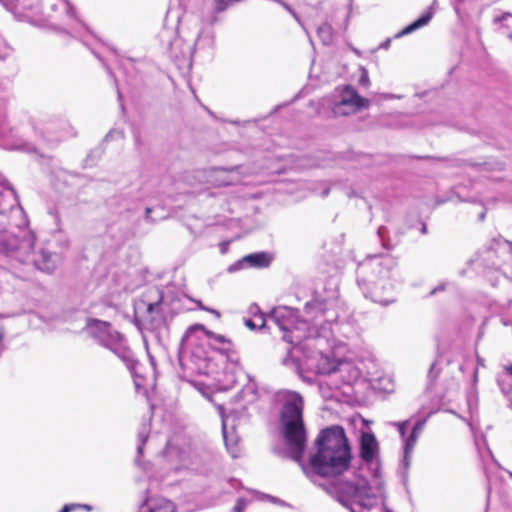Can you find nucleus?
Returning <instances> with one entry per match:
<instances>
[{
    "label": "nucleus",
    "instance_id": "1",
    "mask_svg": "<svg viewBox=\"0 0 512 512\" xmlns=\"http://www.w3.org/2000/svg\"><path fill=\"white\" fill-rule=\"evenodd\" d=\"M339 309L336 297L315 298L306 303L303 319L291 307L274 308L269 320L283 332V340L292 345L282 364L299 374L304 371L331 374L347 369L350 365L337 358L344 348L336 338Z\"/></svg>",
    "mask_w": 512,
    "mask_h": 512
},
{
    "label": "nucleus",
    "instance_id": "2",
    "mask_svg": "<svg viewBox=\"0 0 512 512\" xmlns=\"http://www.w3.org/2000/svg\"><path fill=\"white\" fill-rule=\"evenodd\" d=\"M282 404L280 423L290 457L298 462L309 476L310 472L326 478H337L347 471L351 463V450L344 429L328 427L316 439L317 453L310 457V471L302 464L307 436L303 422V398L291 390H279L275 394Z\"/></svg>",
    "mask_w": 512,
    "mask_h": 512
},
{
    "label": "nucleus",
    "instance_id": "3",
    "mask_svg": "<svg viewBox=\"0 0 512 512\" xmlns=\"http://www.w3.org/2000/svg\"><path fill=\"white\" fill-rule=\"evenodd\" d=\"M396 260L388 254L367 257L358 268V284L365 297L387 306L395 301Z\"/></svg>",
    "mask_w": 512,
    "mask_h": 512
},
{
    "label": "nucleus",
    "instance_id": "4",
    "mask_svg": "<svg viewBox=\"0 0 512 512\" xmlns=\"http://www.w3.org/2000/svg\"><path fill=\"white\" fill-rule=\"evenodd\" d=\"M335 488L339 502L351 512H393L386 505L385 489L379 480L373 488L365 478L355 476L351 481L338 480Z\"/></svg>",
    "mask_w": 512,
    "mask_h": 512
},
{
    "label": "nucleus",
    "instance_id": "5",
    "mask_svg": "<svg viewBox=\"0 0 512 512\" xmlns=\"http://www.w3.org/2000/svg\"><path fill=\"white\" fill-rule=\"evenodd\" d=\"M11 229L0 232V251L15 258L21 263H26L34 248L35 236L26 227V219L22 217H10Z\"/></svg>",
    "mask_w": 512,
    "mask_h": 512
},
{
    "label": "nucleus",
    "instance_id": "6",
    "mask_svg": "<svg viewBox=\"0 0 512 512\" xmlns=\"http://www.w3.org/2000/svg\"><path fill=\"white\" fill-rule=\"evenodd\" d=\"M150 425L144 423L138 433V444H137V458L136 462L139 463V457L144 454V449L147 446L148 449L153 448L158 442H165V449L157 457V465L159 466L162 475H166L172 471H178L186 464L185 452L180 451L174 447L170 441L166 439H159V436L149 435Z\"/></svg>",
    "mask_w": 512,
    "mask_h": 512
},
{
    "label": "nucleus",
    "instance_id": "7",
    "mask_svg": "<svg viewBox=\"0 0 512 512\" xmlns=\"http://www.w3.org/2000/svg\"><path fill=\"white\" fill-rule=\"evenodd\" d=\"M86 333L97 341L101 346L113 352L128 367L133 363V354L126 338L111 324L98 319H88L85 326Z\"/></svg>",
    "mask_w": 512,
    "mask_h": 512
},
{
    "label": "nucleus",
    "instance_id": "8",
    "mask_svg": "<svg viewBox=\"0 0 512 512\" xmlns=\"http://www.w3.org/2000/svg\"><path fill=\"white\" fill-rule=\"evenodd\" d=\"M508 252L512 255L511 242L493 240L490 246L478 250L467 264L477 273L484 272L486 269H498L500 267L498 257Z\"/></svg>",
    "mask_w": 512,
    "mask_h": 512
},
{
    "label": "nucleus",
    "instance_id": "9",
    "mask_svg": "<svg viewBox=\"0 0 512 512\" xmlns=\"http://www.w3.org/2000/svg\"><path fill=\"white\" fill-rule=\"evenodd\" d=\"M178 33L179 35H175L172 28L165 27L160 32V40L167 46L171 57L175 59H190L194 53L193 37L185 35L183 24H181Z\"/></svg>",
    "mask_w": 512,
    "mask_h": 512
},
{
    "label": "nucleus",
    "instance_id": "10",
    "mask_svg": "<svg viewBox=\"0 0 512 512\" xmlns=\"http://www.w3.org/2000/svg\"><path fill=\"white\" fill-rule=\"evenodd\" d=\"M370 101L361 97L351 86H345L340 94V100L335 103L333 113L336 116H348L368 108Z\"/></svg>",
    "mask_w": 512,
    "mask_h": 512
},
{
    "label": "nucleus",
    "instance_id": "11",
    "mask_svg": "<svg viewBox=\"0 0 512 512\" xmlns=\"http://www.w3.org/2000/svg\"><path fill=\"white\" fill-rule=\"evenodd\" d=\"M224 378L223 388L225 389L232 388L239 378L246 380L247 383L240 391V397L247 403L255 400L257 385L251 377L242 370V368L234 367L231 370H227L224 374Z\"/></svg>",
    "mask_w": 512,
    "mask_h": 512
},
{
    "label": "nucleus",
    "instance_id": "12",
    "mask_svg": "<svg viewBox=\"0 0 512 512\" xmlns=\"http://www.w3.org/2000/svg\"><path fill=\"white\" fill-rule=\"evenodd\" d=\"M0 214L10 217H22L24 211L19 205L17 195L10 184L0 175Z\"/></svg>",
    "mask_w": 512,
    "mask_h": 512
},
{
    "label": "nucleus",
    "instance_id": "13",
    "mask_svg": "<svg viewBox=\"0 0 512 512\" xmlns=\"http://www.w3.org/2000/svg\"><path fill=\"white\" fill-rule=\"evenodd\" d=\"M61 257L58 253H52L46 249H41L37 253L33 250L30 253V258L26 263H32L38 270L51 273L59 264Z\"/></svg>",
    "mask_w": 512,
    "mask_h": 512
},
{
    "label": "nucleus",
    "instance_id": "14",
    "mask_svg": "<svg viewBox=\"0 0 512 512\" xmlns=\"http://www.w3.org/2000/svg\"><path fill=\"white\" fill-rule=\"evenodd\" d=\"M207 180L214 186L232 185L239 181V172L236 167H216L207 172Z\"/></svg>",
    "mask_w": 512,
    "mask_h": 512
},
{
    "label": "nucleus",
    "instance_id": "15",
    "mask_svg": "<svg viewBox=\"0 0 512 512\" xmlns=\"http://www.w3.org/2000/svg\"><path fill=\"white\" fill-rule=\"evenodd\" d=\"M271 261L270 256L265 252L253 253L246 255L241 260L229 266V272H235L243 269L244 267H266Z\"/></svg>",
    "mask_w": 512,
    "mask_h": 512
},
{
    "label": "nucleus",
    "instance_id": "16",
    "mask_svg": "<svg viewBox=\"0 0 512 512\" xmlns=\"http://www.w3.org/2000/svg\"><path fill=\"white\" fill-rule=\"evenodd\" d=\"M219 413L222 418V433L224 442L226 445V448L228 452L232 455V457H237L239 453V447H238V437L234 434V426L232 425L229 429V420L230 416H225L223 412V408L219 406Z\"/></svg>",
    "mask_w": 512,
    "mask_h": 512
},
{
    "label": "nucleus",
    "instance_id": "17",
    "mask_svg": "<svg viewBox=\"0 0 512 512\" xmlns=\"http://www.w3.org/2000/svg\"><path fill=\"white\" fill-rule=\"evenodd\" d=\"M378 442L372 433H363L360 439V457L365 463H372L378 455Z\"/></svg>",
    "mask_w": 512,
    "mask_h": 512
},
{
    "label": "nucleus",
    "instance_id": "18",
    "mask_svg": "<svg viewBox=\"0 0 512 512\" xmlns=\"http://www.w3.org/2000/svg\"><path fill=\"white\" fill-rule=\"evenodd\" d=\"M173 502L163 497H153L145 501L138 512H175Z\"/></svg>",
    "mask_w": 512,
    "mask_h": 512
},
{
    "label": "nucleus",
    "instance_id": "19",
    "mask_svg": "<svg viewBox=\"0 0 512 512\" xmlns=\"http://www.w3.org/2000/svg\"><path fill=\"white\" fill-rule=\"evenodd\" d=\"M193 37L194 52L196 50H212L215 45V33L211 28H205L191 35Z\"/></svg>",
    "mask_w": 512,
    "mask_h": 512
},
{
    "label": "nucleus",
    "instance_id": "20",
    "mask_svg": "<svg viewBox=\"0 0 512 512\" xmlns=\"http://www.w3.org/2000/svg\"><path fill=\"white\" fill-rule=\"evenodd\" d=\"M433 16H434V11H433V5H432L417 20H415L410 25H408L407 27L402 29L400 32H398L395 35V37L396 38L403 37L405 35H408L414 31L428 25L429 22L431 21V19L433 18Z\"/></svg>",
    "mask_w": 512,
    "mask_h": 512
},
{
    "label": "nucleus",
    "instance_id": "21",
    "mask_svg": "<svg viewBox=\"0 0 512 512\" xmlns=\"http://www.w3.org/2000/svg\"><path fill=\"white\" fill-rule=\"evenodd\" d=\"M58 6L61 10H63L64 13L63 23L67 27L72 28L73 24L77 21L76 10L74 6L67 0H61L59 4H53L51 9L55 11Z\"/></svg>",
    "mask_w": 512,
    "mask_h": 512
},
{
    "label": "nucleus",
    "instance_id": "22",
    "mask_svg": "<svg viewBox=\"0 0 512 512\" xmlns=\"http://www.w3.org/2000/svg\"><path fill=\"white\" fill-rule=\"evenodd\" d=\"M417 440H418V436H416V435H414L412 433L408 437H405L403 439V442H404V446H403L404 455H403L402 463H403V466L406 469L410 465L411 457H412V454H413L414 447H415V445L417 443Z\"/></svg>",
    "mask_w": 512,
    "mask_h": 512
},
{
    "label": "nucleus",
    "instance_id": "23",
    "mask_svg": "<svg viewBox=\"0 0 512 512\" xmlns=\"http://www.w3.org/2000/svg\"><path fill=\"white\" fill-rule=\"evenodd\" d=\"M497 381L503 393L509 394L511 392L512 365L505 367L504 372L499 375Z\"/></svg>",
    "mask_w": 512,
    "mask_h": 512
},
{
    "label": "nucleus",
    "instance_id": "24",
    "mask_svg": "<svg viewBox=\"0 0 512 512\" xmlns=\"http://www.w3.org/2000/svg\"><path fill=\"white\" fill-rule=\"evenodd\" d=\"M317 34L324 45H329L332 43L333 30L331 25L328 23H323L321 26H319Z\"/></svg>",
    "mask_w": 512,
    "mask_h": 512
},
{
    "label": "nucleus",
    "instance_id": "25",
    "mask_svg": "<svg viewBox=\"0 0 512 512\" xmlns=\"http://www.w3.org/2000/svg\"><path fill=\"white\" fill-rule=\"evenodd\" d=\"M236 0H214L216 12L225 11L231 4L235 3Z\"/></svg>",
    "mask_w": 512,
    "mask_h": 512
},
{
    "label": "nucleus",
    "instance_id": "26",
    "mask_svg": "<svg viewBox=\"0 0 512 512\" xmlns=\"http://www.w3.org/2000/svg\"><path fill=\"white\" fill-rule=\"evenodd\" d=\"M408 423L409 421L406 420L403 422H392L391 425L395 426L398 429L402 439H404L406 437V428Z\"/></svg>",
    "mask_w": 512,
    "mask_h": 512
},
{
    "label": "nucleus",
    "instance_id": "27",
    "mask_svg": "<svg viewBox=\"0 0 512 512\" xmlns=\"http://www.w3.org/2000/svg\"><path fill=\"white\" fill-rule=\"evenodd\" d=\"M205 333L207 334V336L210 339H213V340L217 341L218 343H221V344L229 343V340L226 339V337L223 336V335L216 334V333L211 332V331H205Z\"/></svg>",
    "mask_w": 512,
    "mask_h": 512
},
{
    "label": "nucleus",
    "instance_id": "28",
    "mask_svg": "<svg viewBox=\"0 0 512 512\" xmlns=\"http://www.w3.org/2000/svg\"><path fill=\"white\" fill-rule=\"evenodd\" d=\"M425 424H426V419L417 421L414 424L411 433L419 437V435L421 434V432L423 431V429L425 427Z\"/></svg>",
    "mask_w": 512,
    "mask_h": 512
},
{
    "label": "nucleus",
    "instance_id": "29",
    "mask_svg": "<svg viewBox=\"0 0 512 512\" xmlns=\"http://www.w3.org/2000/svg\"><path fill=\"white\" fill-rule=\"evenodd\" d=\"M10 53V47L2 39H0V59L7 58L10 55Z\"/></svg>",
    "mask_w": 512,
    "mask_h": 512
},
{
    "label": "nucleus",
    "instance_id": "30",
    "mask_svg": "<svg viewBox=\"0 0 512 512\" xmlns=\"http://www.w3.org/2000/svg\"><path fill=\"white\" fill-rule=\"evenodd\" d=\"M259 320H260V322H261V323H260V324H257V323H256L254 320H252V319H246V320H245V325H246L249 329H251V330H254V329H256V328H262V327H264V326H265L266 321H265L263 318H260Z\"/></svg>",
    "mask_w": 512,
    "mask_h": 512
},
{
    "label": "nucleus",
    "instance_id": "31",
    "mask_svg": "<svg viewBox=\"0 0 512 512\" xmlns=\"http://www.w3.org/2000/svg\"><path fill=\"white\" fill-rule=\"evenodd\" d=\"M194 302L197 304L198 308L201 309V310H204V311H207L211 314H213L217 319L220 318L221 314L218 310H215V309H212V308H208L206 306H204L200 300H194Z\"/></svg>",
    "mask_w": 512,
    "mask_h": 512
},
{
    "label": "nucleus",
    "instance_id": "32",
    "mask_svg": "<svg viewBox=\"0 0 512 512\" xmlns=\"http://www.w3.org/2000/svg\"><path fill=\"white\" fill-rule=\"evenodd\" d=\"M246 504L247 503L243 498H239L233 508V512H244Z\"/></svg>",
    "mask_w": 512,
    "mask_h": 512
},
{
    "label": "nucleus",
    "instance_id": "33",
    "mask_svg": "<svg viewBox=\"0 0 512 512\" xmlns=\"http://www.w3.org/2000/svg\"><path fill=\"white\" fill-rule=\"evenodd\" d=\"M81 504H67L62 507V509L59 512H71L76 509H80Z\"/></svg>",
    "mask_w": 512,
    "mask_h": 512
},
{
    "label": "nucleus",
    "instance_id": "34",
    "mask_svg": "<svg viewBox=\"0 0 512 512\" xmlns=\"http://www.w3.org/2000/svg\"><path fill=\"white\" fill-rule=\"evenodd\" d=\"M361 70H362V74L360 76L359 82L362 85L367 86L369 84V78H368L367 70L365 68H361Z\"/></svg>",
    "mask_w": 512,
    "mask_h": 512
},
{
    "label": "nucleus",
    "instance_id": "35",
    "mask_svg": "<svg viewBox=\"0 0 512 512\" xmlns=\"http://www.w3.org/2000/svg\"><path fill=\"white\" fill-rule=\"evenodd\" d=\"M382 100H391V99H401V95L391 94V93H383L380 95Z\"/></svg>",
    "mask_w": 512,
    "mask_h": 512
},
{
    "label": "nucleus",
    "instance_id": "36",
    "mask_svg": "<svg viewBox=\"0 0 512 512\" xmlns=\"http://www.w3.org/2000/svg\"><path fill=\"white\" fill-rule=\"evenodd\" d=\"M119 137V138H122L123 137V132L122 131H117V130H113V131H110V133L106 136V138H112V137Z\"/></svg>",
    "mask_w": 512,
    "mask_h": 512
},
{
    "label": "nucleus",
    "instance_id": "37",
    "mask_svg": "<svg viewBox=\"0 0 512 512\" xmlns=\"http://www.w3.org/2000/svg\"><path fill=\"white\" fill-rule=\"evenodd\" d=\"M4 6L7 8V9H12L15 7V4H14V1L13 0H0Z\"/></svg>",
    "mask_w": 512,
    "mask_h": 512
},
{
    "label": "nucleus",
    "instance_id": "38",
    "mask_svg": "<svg viewBox=\"0 0 512 512\" xmlns=\"http://www.w3.org/2000/svg\"><path fill=\"white\" fill-rule=\"evenodd\" d=\"M195 329H202V330H204V327H203L202 325H195V326L191 327V328L187 331V333H186V335H185V338H189L190 333H191L193 330H195Z\"/></svg>",
    "mask_w": 512,
    "mask_h": 512
},
{
    "label": "nucleus",
    "instance_id": "39",
    "mask_svg": "<svg viewBox=\"0 0 512 512\" xmlns=\"http://www.w3.org/2000/svg\"><path fill=\"white\" fill-rule=\"evenodd\" d=\"M442 290H444V286H443V285H440V286H438V287L434 288V289L430 292V295H434V294H436L438 291H442Z\"/></svg>",
    "mask_w": 512,
    "mask_h": 512
},
{
    "label": "nucleus",
    "instance_id": "40",
    "mask_svg": "<svg viewBox=\"0 0 512 512\" xmlns=\"http://www.w3.org/2000/svg\"><path fill=\"white\" fill-rule=\"evenodd\" d=\"M502 20L505 22H512V15L511 14H505L502 17Z\"/></svg>",
    "mask_w": 512,
    "mask_h": 512
},
{
    "label": "nucleus",
    "instance_id": "41",
    "mask_svg": "<svg viewBox=\"0 0 512 512\" xmlns=\"http://www.w3.org/2000/svg\"><path fill=\"white\" fill-rule=\"evenodd\" d=\"M62 246H63V249H66L68 246H69V241L68 239H63L62 242H61Z\"/></svg>",
    "mask_w": 512,
    "mask_h": 512
},
{
    "label": "nucleus",
    "instance_id": "42",
    "mask_svg": "<svg viewBox=\"0 0 512 512\" xmlns=\"http://www.w3.org/2000/svg\"><path fill=\"white\" fill-rule=\"evenodd\" d=\"M150 213H151V208L147 207L146 210H145V214H146V218L147 219L150 218Z\"/></svg>",
    "mask_w": 512,
    "mask_h": 512
},
{
    "label": "nucleus",
    "instance_id": "43",
    "mask_svg": "<svg viewBox=\"0 0 512 512\" xmlns=\"http://www.w3.org/2000/svg\"><path fill=\"white\" fill-rule=\"evenodd\" d=\"M477 363L479 366H484V360L480 357L477 358Z\"/></svg>",
    "mask_w": 512,
    "mask_h": 512
},
{
    "label": "nucleus",
    "instance_id": "44",
    "mask_svg": "<svg viewBox=\"0 0 512 512\" xmlns=\"http://www.w3.org/2000/svg\"><path fill=\"white\" fill-rule=\"evenodd\" d=\"M390 45V40L388 39L386 42H384L381 47L387 48Z\"/></svg>",
    "mask_w": 512,
    "mask_h": 512
},
{
    "label": "nucleus",
    "instance_id": "45",
    "mask_svg": "<svg viewBox=\"0 0 512 512\" xmlns=\"http://www.w3.org/2000/svg\"><path fill=\"white\" fill-rule=\"evenodd\" d=\"M80 508H84V509H86V510H88V511H90V510H91V506L86 505V504H83V505L81 504V507H80Z\"/></svg>",
    "mask_w": 512,
    "mask_h": 512
},
{
    "label": "nucleus",
    "instance_id": "46",
    "mask_svg": "<svg viewBox=\"0 0 512 512\" xmlns=\"http://www.w3.org/2000/svg\"><path fill=\"white\" fill-rule=\"evenodd\" d=\"M157 304H149L148 306V310L149 311H152L154 309V306H156Z\"/></svg>",
    "mask_w": 512,
    "mask_h": 512
},
{
    "label": "nucleus",
    "instance_id": "47",
    "mask_svg": "<svg viewBox=\"0 0 512 512\" xmlns=\"http://www.w3.org/2000/svg\"><path fill=\"white\" fill-rule=\"evenodd\" d=\"M484 217H485V214H484V213H482V214L480 215V219H481V220H483V219H484Z\"/></svg>",
    "mask_w": 512,
    "mask_h": 512
},
{
    "label": "nucleus",
    "instance_id": "48",
    "mask_svg": "<svg viewBox=\"0 0 512 512\" xmlns=\"http://www.w3.org/2000/svg\"><path fill=\"white\" fill-rule=\"evenodd\" d=\"M433 368H434V364L431 365L430 374L432 373Z\"/></svg>",
    "mask_w": 512,
    "mask_h": 512
},
{
    "label": "nucleus",
    "instance_id": "49",
    "mask_svg": "<svg viewBox=\"0 0 512 512\" xmlns=\"http://www.w3.org/2000/svg\"><path fill=\"white\" fill-rule=\"evenodd\" d=\"M277 502H278L279 504H281V505H283V504H284V502H283V501H281V500H278Z\"/></svg>",
    "mask_w": 512,
    "mask_h": 512
},
{
    "label": "nucleus",
    "instance_id": "50",
    "mask_svg": "<svg viewBox=\"0 0 512 512\" xmlns=\"http://www.w3.org/2000/svg\"><path fill=\"white\" fill-rule=\"evenodd\" d=\"M508 37L512 40V34H509Z\"/></svg>",
    "mask_w": 512,
    "mask_h": 512
}]
</instances>
